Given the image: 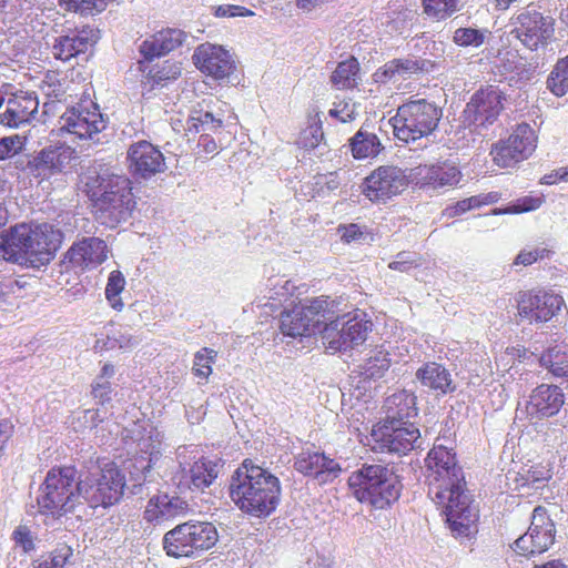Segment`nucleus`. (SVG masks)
I'll list each match as a JSON object with an SVG mask.
<instances>
[{"label": "nucleus", "instance_id": "nucleus-35", "mask_svg": "<svg viewBox=\"0 0 568 568\" xmlns=\"http://www.w3.org/2000/svg\"><path fill=\"white\" fill-rule=\"evenodd\" d=\"M425 69V61L413 59H393L378 68L374 73L376 82H387L396 74H414Z\"/></svg>", "mask_w": 568, "mask_h": 568}, {"label": "nucleus", "instance_id": "nucleus-29", "mask_svg": "<svg viewBox=\"0 0 568 568\" xmlns=\"http://www.w3.org/2000/svg\"><path fill=\"white\" fill-rule=\"evenodd\" d=\"M565 403V395L556 385L541 384L532 390L529 407L538 417H551L559 413Z\"/></svg>", "mask_w": 568, "mask_h": 568}, {"label": "nucleus", "instance_id": "nucleus-37", "mask_svg": "<svg viewBox=\"0 0 568 568\" xmlns=\"http://www.w3.org/2000/svg\"><path fill=\"white\" fill-rule=\"evenodd\" d=\"M500 197L501 195L498 192H488L473 195L448 205L443 211V215L448 219H454L465 214L468 211L479 209L485 205L495 204L500 200Z\"/></svg>", "mask_w": 568, "mask_h": 568}, {"label": "nucleus", "instance_id": "nucleus-22", "mask_svg": "<svg viewBox=\"0 0 568 568\" xmlns=\"http://www.w3.org/2000/svg\"><path fill=\"white\" fill-rule=\"evenodd\" d=\"M99 39V29L89 24L83 26L81 29L58 38L53 45V54L57 59L69 61L71 58L87 52Z\"/></svg>", "mask_w": 568, "mask_h": 568}, {"label": "nucleus", "instance_id": "nucleus-25", "mask_svg": "<svg viewBox=\"0 0 568 568\" xmlns=\"http://www.w3.org/2000/svg\"><path fill=\"white\" fill-rule=\"evenodd\" d=\"M129 179H120L115 190L105 191L101 197V210L108 212L116 222L126 220L134 209L135 201Z\"/></svg>", "mask_w": 568, "mask_h": 568}, {"label": "nucleus", "instance_id": "nucleus-62", "mask_svg": "<svg viewBox=\"0 0 568 568\" xmlns=\"http://www.w3.org/2000/svg\"><path fill=\"white\" fill-rule=\"evenodd\" d=\"M559 182H568V165L554 170L541 179L542 184L551 185Z\"/></svg>", "mask_w": 568, "mask_h": 568}, {"label": "nucleus", "instance_id": "nucleus-46", "mask_svg": "<svg viewBox=\"0 0 568 568\" xmlns=\"http://www.w3.org/2000/svg\"><path fill=\"white\" fill-rule=\"evenodd\" d=\"M424 12L437 20H445L457 10L458 0H422Z\"/></svg>", "mask_w": 568, "mask_h": 568}, {"label": "nucleus", "instance_id": "nucleus-53", "mask_svg": "<svg viewBox=\"0 0 568 568\" xmlns=\"http://www.w3.org/2000/svg\"><path fill=\"white\" fill-rule=\"evenodd\" d=\"M213 13L216 18L253 17L255 14L251 9L230 3L215 7Z\"/></svg>", "mask_w": 568, "mask_h": 568}, {"label": "nucleus", "instance_id": "nucleus-17", "mask_svg": "<svg viewBox=\"0 0 568 568\" xmlns=\"http://www.w3.org/2000/svg\"><path fill=\"white\" fill-rule=\"evenodd\" d=\"M192 59L197 70L214 80L227 79L236 69V63L227 50L209 42L200 44Z\"/></svg>", "mask_w": 568, "mask_h": 568}, {"label": "nucleus", "instance_id": "nucleus-36", "mask_svg": "<svg viewBox=\"0 0 568 568\" xmlns=\"http://www.w3.org/2000/svg\"><path fill=\"white\" fill-rule=\"evenodd\" d=\"M552 478V468L549 463H537L527 469L517 473L515 483L520 488L539 489Z\"/></svg>", "mask_w": 568, "mask_h": 568}, {"label": "nucleus", "instance_id": "nucleus-18", "mask_svg": "<svg viewBox=\"0 0 568 568\" xmlns=\"http://www.w3.org/2000/svg\"><path fill=\"white\" fill-rule=\"evenodd\" d=\"M126 162L131 174L141 179H150L166 168L163 153L146 140L129 146Z\"/></svg>", "mask_w": 568, "mask_h": 568}, {"label": "nucleus", "instance_id": "nucleus-4", "mask_svg": "<svg viewBox=\"0 0 568 568\" xmlns=\"http://www.w3.org/2000/svg\"><path fill=\"white\" fill-rule=\"evenodd\" d=\"M40 515L54 520L75 517L82 520L81 510L84 509L82 480L77 468L72 465L51 467L40 486L37 497Z\"/></svg>", "mask_w": 568, "mask_h": 568}, {"label": "nucleus", "instance_id": "nucleus-56", "mask_svg": "<svg viewBox=\"0 0 568 568\" xmlns=\"http://www.w3.org/2000/svg\"><path fill=\"white\" fill-rule=\"evenodd\" d=\"M419 260L410 257L409 253L402 251L396 255V258L388 264V268L402 273H407L412 268H416L420 265Z\"/></svg>", "mask_w": 568, "mask_h": 568}, {"label": "nucleus", "instance_id": "nucleus-26", "mask_svg": "<svg viewBox=\"0 0 568 568\" xmlns=\"http://www.w3.org/2000/svg\"><path fill=\"white\" fill-rule=\"evenodd\" d=\"M184 40L185 33L182 30L168 28L145 39L139 51L144 60L150 62L178 49Z\"/></svg>", "mask_w": 568, "mask_h": 568}, {"label": "nucleus", "instance_id": "nucleus-64", "mask_svg": "<svg viewBox=\"0 0 568 568\" xmlns=\"http://www.w3.org/2000/svg\"><path fill=\"white\" fill-rule=\"evenodd\" d=\"M150 440H151V444H150V449L146 448L145 452L150 454V456H153V455H159L160 454V446H161V438H160V433L154 429V435H151L150 436Z\"/></svg>", "mask_w": 568, "mask_h": 568}, {"label": "nucleus", "instance_id": "nucleus-28", "mask_svg": "<svg viewBox=\"0 0 568 568\" xmlns=\"http://www.w3.org/2000/svg\"><path fill=\"white\" fill-rule=\"evenodd\" d=\"M139 69L143 73L142 84L149 91L165 88L182 74L181 63L172 60H165L149 67L144 65V61H139Z\"/></svg>", "mask_w": 568, "mask_h": 568}, {"label": "nucleus", "instance_id": "nucleus-6", "mask_svg": "<svg viewBox=\"0 0 568 568\" xmlns=\"http://www.w3.org/2000/svg\"><path fill=\"white\" fill-rule=\"evenodd\" d=\"M219 541L214 524L187 520L166 531L162 539L165 555L174 559H194L212 549Z\"/></svg>", "mask_w": 568, "mask_h": 568}, {"label": "nucleus", "instance_id": "nucleus-8", "mask_svg": "<svg viewBox=\"0 0 568 568\" xmlns=\"http://www.w3.org/2000/svg\"><path fill=\"white\" fill-rule=\"evenodd\" d=\"M84 506L92 509L110 508L116 505L124 495L126 479L114 462H108L97 471L81 475Z\"/></svg>", "mask_w": 568, "mask_h": 568}, {"label": "nucleus", "instance_id": "nucleus-51", "mask_svg": "<svg viewBox=\"0 0 568 568\" xmlns=\"http://www.w3.org/2000/svg\"><path fill=\"white\" fill-rule=\"evenodd\" d=\"M112 384L110 381L95 379L91 385V395L99 405L104 406L112 400Z\"/></svg>", "mask_w": 568, "mask_h": 568}, {"label": "nucleus", "instance_id": "nucleus-11", "mask_svg": "<svg viewBox=\"0 0 568 568\" xmlns=\"http://www.w3.org/2000/svg\"><path fill=\"white\" fill-rule=\"evenodd\" d=\"M329 308L328 297L320 296L307 304L294 303L281 313L280 329L290 337L311 336L321 327V316Z\"/></svg>", "mask_w": 568, "mask_h": 568}, {"label": "nucleus", "instance_id": "nucleus-13", "mask_svg": "<svg viewBox=\"0 0 568 568\" xmlns=\"http://www.w3.org/2000/svg\"><path fill=\"white\" fill-rule=\"evenodd\" d=\"M408 186V178L397 165L385 164L374 169L359 185L362 195L369 202L386 203Z\"/></svg>", "mask_w": 568, "mask_h": 568}, {"label": "nucleus", "instance_id": "nucleus-33", "mask_svg": "<svg viewBox=\"0 0 568 568\" xmlns=\"http://www.w3.org/2000/svg\"><path fill=\"white\" fill-rule=\"evenodd\" d=\"M219 473V462L202 456L190 466L187 476L194 489L203 490L214 483Z\"/></svg>", "mask_w": 568, "mask_h": 568}, {"label": "nucleus", "instance_id": "nucleus-12", "mask_svg": "<svg viewBox=\"0 0 568 568\" xmlns=\"http://www.w3.org/2000/svg\"><path fill=\"white\" fill-rule=\"evenodd\" d=\"M516 303L517 315L530 324L547 323L566 306L560 294L541 287L518 292Z\"/></svg>", "mask_w": 568, "mask_h": 568}, {"label": "nucleus", "instance_id": "nucleus-57", "mask_svg": "<svg viewBox=\"0 0 568 568\" xmlns=\"http://www.w3.org/2000/svg\"><path fill=\"white\" fill-rule=\"evenodd\" d=\"M12 540L20 546L24 552H30L34 549L33 537L28 526H18L12 532Z\"/></svg>", "mask_w": 568, "mask_h": 568}, {"label": "nucleus", "instance_id": "nucleus-3", "mask_svg": "<svg viewBox=\"0 0 568 568\" xmlns=\"http://www.w3.org/2000/svg\"><path fill=\"white\" fill-rule=\"evenodd\" d=\"M63 240L51 224H18L0 236V260L40 267L53 260Z\"/></svg>", "mask_w": 568, "mask_h": 568}, {"label": "nucleus", "instance_id": "nucleus-27", "mask_svg": "<svg viewBox=\"0 0 568 568\" xmlns=\"http://www.w3.org/2000/svg\"><path fill=\"white\" fill-rule=\"evenodd\" d=\"M294 466L298 473L316 478L322 477L324 481L336 478L342 470L335 459L316 452L301 453L296 457Z\"/></svg>", "mask_w": 568, "mask_h": 568}, {"label": "nucleus", "instance_id": "nucleus-32", "mask_svg": "<svg viewBox=\"0 0 568 568\" xmlns=\"http://www.w3.org/2000/svg\"><path fill=\"white\" fill-rule=\"evenodd\" d=\"M65 156L60 148H47L41 150L30 166L36 176L48 179L62 171Z\"/></svg>", "mask_w": 568, "mask_h": 568}, {"label": "nucleus", "instance_id": "nucleus-7", "mask_svg": "<svg viewBox=\"0 0 568 568\" xmlns=\"http://www.w3.org/2000/svg\"><path fill=\"white\" fill-rule=\"evenodd\" d=\"M443 112L426 99L409 100L390 118L394 136L405 143L430 135L438 126Z\"/></svg>", "mask_w": 568, "mask_h": 568}, {"label": "nucleus", "instance_id": "nucleus-21", "mask_svg": "<svg viewBox=\"0 0 568 568\" xmlns=\"http://www.w3.org/2000/svg\"><path fill=\"white\" fill-rule=\"evenodd\" d=\"M506 94L498 87L487 84L479 88L467 103V111L475 115V121L481 125L493 124L501 114Z\"/></svg>", "mask_w": 568, "mask_h": 568}, {"label": "nucleus", "instance_id": "nucleus-55", "mask_svg": "<svg viewBox=\"0 0 568 568\" xmlns=\"http://www.w3.org/2000/svg\"><path fill=\"white\" fill-rule=\"evenodd\" d=\"M541 204V197L524 196L518 199L513 206L505 209L503 213L518 214L529 212L539 209Z\"/></svg>", "mask_w": 568, "mask_h": 568}, {"label": "nucleus", "instance_id": "nucleus-43", "mask_svg": "<svg viewBox=\"0 0 568 568\" xmlns=\"http://www.w3.org/2000/svg\"><path fill=\"white\" fill-rule=\"evenodd\" d=\"M390 367L389 353L383 349L373 351L363 365V375L367 378H381Z\"/></svg>", "mask_w": 568, "mask_h": 568}, {"label": "nucleus", "instance_id": "nucleus-38", "mask_svg": "<svg viewBox=\"0 0 568 568\" xmlns=\"http://www.w3.org/2000/svg\"><path fill=\"white\" fill-rule=\"evenodd\" d=\"M38 102L30 98L11 99L8 102L7 110L3 113V120L10 126H19L28 122L37 112Z\"/></svg>", "mask_w": 568, "mask_h": 568}, {"label": "nucleus", "instance_id": "nucleus-54", "mask_svg": "<svg viewBox=\"0 0 568 568\" xmlns=\"http://www.w3.org/2000/svg\"><path fill=\"white\" fill-rule=\"evenodd\" d=\"M550 255L547 248L523 250L516 256L514 264L529 266L539 260H544Z\"/></svg>", "mask_w": 568, "mask_h": 568}, {"label": "nucleus", "instance_id": "nucleus-58", "mask_svg": "<svg viewBox=\"0 0 568 568\" xmlns=\"http://www.w3.org/2000/svg\"><path fill=\"white\" fill-rule=\"evenodd\" d=\"M337 232L341 235V240L345 244L358 241L363 237V227L356 223L339 224Z\"/></svg>", "mask_w": 568, "mask_h": 568}, {"label": "nucleus", "instance_id": "nucleus-2", "mask_svg": "<svg viewBox=\"0 0 568 568\" xmlns=\"http://www.w3.org/2000/svg\"><path fill=\"white\" fill-rule=\"evenodd\" d=\"M229 495L242 513L265 518L280 504L281 483L275 475L247 458L232 474Z\"/></svg>", "mask_w": 568, "mask_h": 568}, {"label": "nucleus", "instance_id": "nucleus-23", "mask_svg": "<svg viewBox=\"0 0 568 568\" xmlns=\"http://www.w3.org/2000/svg\"><path fill=\"white\" fill-rule=\"evenodd\" d=\"M190 510L187 501L178 496L159 493L149 498L143 517L150 524H161L185 516Z\"/></svg>", "mask_w": 568, "mask_h": 568}, {"label": "nucleus", "instance_id": "nucleus-45", "mask_svg": "<svg viewBox=\"0 0 568 568\" xmlns=\"http://www.w3.org/2000/svg\"><path fill=\"white\" fill-rule=\"evenodd\" d=\"M547 84L557 97H562L568 92V55L557 62L547 80Z\"/></svg>", "mask_w": 568, "mask_h": 568}, {"label": "nucleus", "instance_id": "nucleus-20", "mask_svg": "<svg viewBox=\"0 0 568 568\" xmlns=\"http://www.w3.org/2000/svg\"><path fill=\"white\" fill-rule=\"evenodd\" d=\"M187 125L191 132L199 133L203 131L196 146L197 158L211 159L215 156L222 143L223 121L215 119L211 112H200L196 116L190 118Z\"/></svg>", "mask_w": 568, "mask_h": 568}, {"label": "nucleus", "instance_id": "nucleus-19", "mask_svg": "<svg viewBox=\"0 0 568 568\" xmlns=\"http://www.w3.org/2000/svg\"><path fill=\"white\" fill-rule=\"evenodd\" d=\"M62 130L80 139H89L104 129L103 116L93 102L80 103L69 109L61 118Z\"/></svg>", "mask_w": 568, "mask_h": 568}, {"label": "nucleus", "instance_id": "nucleus-39", "mask_svg": "<svg viewBox=\"0 0 568 568\" xmlns=\"http://www.w3.org/2000/svg\"><path fill=\"white\" fill-rule=\"evenodd\" d=\"M349 148L354 159L364 160L377 156L382 150V144L375 133L361 129L349 140Z\"/></svg>", "mask_w": 568, "mask_h": 568}, {"label": "nucleus", "instance_id": "nucleus-14", "mask_svg": "<svg viewBox=\"0 0 568 568\" xmlns=\"http://www.w3.org/2000/svg\"><path fill=\"white\" fill-rule=\"evenodd\" d=\"M371 437L374 449L405 455L416 447L420 432L413 423L392 418L374 425Z\"/></svg>", "mask_w": 568, "mask_h": 568}, {"label": "nucleus", "instance_id": "nucleus-49", "mask_svg": "<svg viewBox=\"0 0 568 568\" xmlns=\"http://www.w3.org/2000/svg\"><path fill=\"white\" fill-rule=\"evenodd\" d=\"M542 364L548 371L557 377H568V359H558V352L555 348H549L546 354L541 356Z\"/></svg>", "mask_w": 568, "mask_h": 568}, {"label": "nucleus", "instance_id": "nucleus-41", "mask_svg": "<svg viewBox=\"0 0 568 568\" xmlns=\"http://www.w3.org/2000/svg\"><path fill=\"white\" fill-rule=\"evenodd\" d=\"M73 556V549L67 544L59 545L48 556L33 560L32 568H64Z\"/></svg>", "mask_w": 568, "mask_h": 568}, {"label": "nucleus", "instance_id": "nucleus-15", "mask_svg": "<svg viewBox=\"0 0 568 568\" xmlns=\"http://www.w3.org/2000/svg\"><path fill=\"white\" fill-rule=\"evenodd\" d=\"M109 248L104 240L95 236L82 237L72 243L61 260L67 272L85 273L103 264Z\"/></svg>", "mask_w": 568, "mask_h": 568}, {"label": "nucleus", "instance_id": "nucleus-59", "mask_svg": "<svg viewBox=\"0 0 568 568\" xmlns=\"http://www.w3.org/2000/svg\"><path fill=\"white\" fill-rule=\"evenodd\" d=\"M21 149L20 138L18 135L4 136L0 139V161L12 158Z\"/></svg>", "mask_w": 568, "mask_h": 568}, {"label": "nucleus", "instance_id": "nucleus-44", "mask_svg": "<svg viewBox=\"0 0 568 568\" xmlns=\"http://www.w3.org/2000/svg\"><path fill=\"white\" fill-rule=\"evenodd\" d=\"M124 287L125 278L123 274L118 270L112 271L109 274L104 294L111 307L115 311H122L124 307V304L120 297Z\"/></svg>", "mask_w": 568, "mask_h": 568}, {"label": "nucleus", "instance_id": "nucleus-50", "mask_svg": "<svg viewBox=\"0 0 568 568\" xmlns=\"http://www.w3.org/2000/svg\"><path fill=\"white\" fill-rule=\"evenodd\" d=\"M23 286L13 278H7L0 282V303L13 304L22 297Z\"/></svg>", "mask_w": 568, "mask_h": 568}, {"label": "nucleus", "instance_id": "nucleus-16", "mask_svg": "<svg viewBox=\"0 0 568 568\" xmlns=\"http://www.w3.org/2000/svg\"><path fill=\"white\" fill-rule=\"evenodd\" d=\"M513 33L528 49L544 47L555 33V20L537 10L526 9L513 20Z\"/></svg>", "mask_w": 568, "mask_h": 568}, {"label": "nucleus", "instance_id": "nucleus-10", "mask_svg": "<svg viewBox=\"0 0 568 568\" xmlns=\"http://www.w3.org/2000/svg\"><path fill=\"white\" fill-rule=\"evenodd\" d=\"M538 135L526 122L517 124L508 138L493 144L490 155L494 164L501 169L516 166L536 151Z\"/></svg>", "mask_w": 568, "mask_h": 568}, {"label": "nucleus", "instance_id": "nucleus-34", "mask_svg": "<svg viewBox=\"0 0 568 568\" xmlns=\"http://www.w3.org/2000/svg\"><path fill=\"white\" fill-rule=\"evenodd\" d=\"M361 81V65L355 57L338 62L331 74V83L336 90H353Z\"/></svg>", "mask_w": 568, "mask_h": 568}, {"label": "nucleus", "instance_id": "nucleus-40", "mask_svg": "<svg viewBox=\"0 0 568 568\" xmlns=\"http://www.w3.org/2000/svg\"><path fill=\"white\" fill-rule=\"evenodd\" d=\"M217 357V352L210 347H203L194 354L192 373L195 377L209 381L213 373V364Z\"/></svg>", "mask_w": 568, "mask_h": 568}, {"label": "nucleus", "instance_id": "nucleus-24", "mask_svg": "<svg viewBox=\"0 0 568 568\" xmlns=\"http://www.w3.org/2000/svg\"><path fill=\"white\" fill-rule=\"evenodd\" d=\"M413 175L417 184L432 189L455 186L462 179L459 169L448 162L418 165L414 169Z\"/></svg>", "mask_w": 568, "mask_h": 568}, {"label": "nucleus", "instance_id": "nucleus-61", "mask_svg": "<svg viewBox=\"0 0 568 568\" xmlns=\"http://www.w3.org/2000/svg\"><path fill=\"white\" fill-rule=\"evenodd\" d=\"M14 429V424L10 418L0 419V457L4 453L7 443L13 436Z\"/></svg>", "mask_w": 568, "mask_h": 568}, {"label": "nucleus", "instance_id": "nucleus-5", "mask_svg": "<svg viewBox=\"0 0 568 568\" xmlns=\"http://www.w3.org/2000/svg\"><path fill=\"white\" fill-rule=\"evenodd\" d=\"M347 485L359 503L375 509L389 508L398 500L403 488L398 476L381 464H364L349 475Z\"/></svg>", "mask_w": 568, "mask_h": 568}, {"label": "nucleus", "instance_id": "nucleus-48", "mask_svg": "<svg viewBox=\"0 0 568 568\" xmlns=\"http://www.w3.org/2000/svg\"><path fill=\"white\" fill-rule=\"evenodd\" d=\"M323 138L324 134L322 125L320 123H315L300 133L297 144L302 149L313 150L320 145Z\"/></svg>", "mask_w": 568, "mask_h": 568}, {"label": "nucleus", "instance_id": "nucleus-63", "mask_svg": "<svg viewBox=\"0 0 568 568\" xmlns=\"http://www.w3.org/2000/svg\"><path fill=\"white\" fill-rule=\"evenodd\" d=\"M52 79L53 77L48 75L47 80L44 81V85L48 87L47 95L53 97L57 100H61L65 95V90L60 83L55 85Z\"/></svg>", "mask_w": 568, "mask_h": 568}, {"label": "nucleus", "instance_id": "nucleus-47", "mask_svg": "<svg viewBox=\"0 0 568 568\" xmlns=\"http://www.w3.org/2000/svg\"><path fill=\"white\" fill-rule=\"evenodd\" d=\"M486 31L474 28H459L454 33V42L460 47H480L485 42Z\"/></svg>", "mask_w": 568, "mask_h": 568}, {"label": "nucleus", "instance_id": "nucleus-9", "mask_svg": "<svg viewBox=\"0 0 568 568\" xmlns=\"http://www.w3.org/2000/svg\"><path fill=\"white\" fill-rule=\"evenodd\" d=\"M373 322L363 311L337 316L325 324L321 331L322 339L327 349L333 353L347 352L362 345L372 332Z\"/></svg>", "mask_w": 568, "mask_h": 568}, {"label": "nucleus", "instance_id": "nucleus-31", "mask_svg": "<svg viewBox=\"0 0 568 568\" xmlns=\"http://www.w3.org/2000/svg\"><path fill=\"white\" fill-rule=\"evenodd\" d=\"M528 532L541 552L546 551L555 541V524L542 506H537L532 511L531 524Z\"/></svg>", "mask_w": 568, "mask_h": 568}, {"label": "nucleus", "instance_id": "nucleus-1", "mask_svg": "<svg viewBox=\"0 0 568 568\" xmlns=\"http://www.w3.org/2000/svg\"><path fill=\"white\" fill-rule=\"evenodd\" d=\"M428 470L429 493L443 508L454 536H468L479 518L478 509L466 487L463 468L456 453L442 444H435L425 458Z\"/></svg>", "mask_w": 568, "mask_h": 568}, {"label": "nucleus", "instance_id": "nucleus-42", "mask_svg": "<svg viewBox=\"0 0 568 568\" xmlns=\"http://www.w3.org/2000/svg\"><path fill=\"white\" fill-rule=\"evenodd\" d=\"M111 0H59L67 11L81 16H95L103 12Z\"/></svg>", "mask_w": 568, "mask_h": 568}, {"label": "nucleus", "instance_id": "nucleus-52", "mask_svg": "<svg viewBox=\"0 0 568 568\" xmlns=\"http://www.w3.org/2000/svg\"><path fill=\"white\" fill-rule=\"evenodd\" d=\"M538 546L535 544L532 537L527 531L518 539L515 540L513 545L514 551L521 557L529 558L531 556L541 554L540 549H537Z\"/></svg>", "mask_w": 568, "mask_h": 568}, {"label": "nucleus", "instance_id": "nucleus-30", "mask_svg": "<svg viewBox=\"0 0 568 568\" xmlns=\"http://www.w3.org/2000/svg\"><path fill=\"white\" fill-rule=\"evenodd\" d=\"M417 379L438 395H446L455 390V385L448 369L436 362H427L416 372Z\"/></svg>", "mask_w": 568, "mask_h": 568}, {"label": "nucleus", "instance_id": "nucleus-60", "mask_svg": "<svg viewBox=\"0 0 568 568\" xmlns=\"http://www.w3.org/2000/svg\"><path fill=\"white\" fill-rule=\"evenodd\" d=\"M328 114L343 123L354 119V110L351 108L349 103L345 101L335 104V106L329 110Z\"/></svg>", "mask_w": 568, "mask_h": 568}]
</instances>
